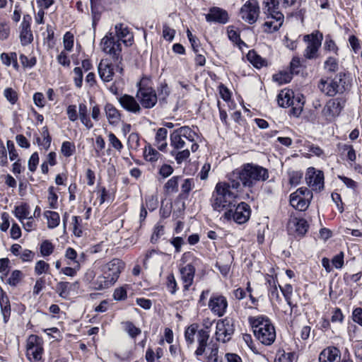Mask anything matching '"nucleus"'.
Instances as JSON below:
<instances>
[{"mask_svg": "<svg viewBox=\"0 0 362 362\" xmlns=\"http://www.w3.org/2000/svg\"><path fill=\"white\" fill-rule=\"evenodd\" d=\"M229 182L216 184L211 199L213 209L218 212L227 211L237 204V198L240 184L239 181L229 177Z\"/></svg>", "mask_w": 362, "mask_h": 362, "instance_id": "obj_1", "label": "nucleus"}, {"mask_svg": "<svg viewBox=\"0 0 362 362\" xmlns=\"http://www.w3.org/2000/svg\"><path fill=\"white\" fill-rule=\"evenodd\" d=\"M230 177L241 182L244 187H252L257 182L267 180L269 178V172L267 168L260 165L246 163L233 171Z\"/></svg>", "mask_w": 362, "mask_h": 362, "instance_id": "obj_2", "label": "nucleus"}, {"mask_svg": "<svg viewBox=\"0 0 362 362\" xmlns=\"http://www.w3.org/2000/svg\"><path fill=\"white\" fill-rule=\"evenodd\" d=\"M262 9L266 15V21L264 23V29L267 33L277 31L283 25L284 16L279 10L278 0H263Z\"/></svg>", "mask_w": 362, "mask_h": 362, "instance_id": "obj_3", "label": "nucleus"}, {"mask_svg": "<svg viewBox=\"0 0 362 362\" xmlns=\"http://www.w3.org/2000/svg\"><path fill=\"white\" fill-rule=\"evenodd\" d=\"M124 263L119 259H113L102 267L103 275L95 283V288L98 290L112 286L118 279L124 269Z\"/></svg>", "mask_w": 362, "mask_h": 362, "instance_id": "obj_4", "label": "nucleus"}, {"mask_svg": "<svg viewBox=\"0 0 362 362\" xmlns=\"http://www.w3.org/2000/svg\"><path fill=\"white\" fill-rule=\"evenodd\" d=\"M198 137L197 133L189 127H182L170 134V146L175 150L190 147L191 151L195 152L199 148L196 142Z\"/></svg>", "mask_w": 362, "mask_h": 362, "instance_id": "obj_5", "label": "nucleus"}, {"mask_svg": "<svg viewBox=\"0 0 362 362\" xmlns=\"http://www.w3.org/2000/svg\"><path fill=\"white\" fill-rule=\"evenodd\" d=\"M209 334L206 330H199L197 341L199 346L195 351V355L202 362H222L218 356V346L216 344L207 346Z\"/></svg>", "mask_w": 362, "mask_h": 362, "instance_id": "obj_6", "label": "nucleus"}, {"mask_svg": "<svg viewBox=\"0 0 362 362\" xmlns=\"http://www.w3.org/2000/svg\"><path fill=\"white\" fill-rule=\"evenodd\" d=\"M254 334L264 345H271L276 339V331L269 318H250Z\"/></svg>", "mask_w": 362, "mask_h": 362, "instance_id": "obj_7", "label": "nucleus"}, {"mask_svg": "<svg viewBox=\"0 0 362 362\" xmlns=\"http://www.w3.org/2000/svg\"><path fill=\"white\" fill-rule=\"evenodd\" d=\"M344 76V74L340 73L334 78H322L318 83V88L322 93L328 96H334L337 93H343L345 90L346 84Z\"/></svg>", "mask_w": 362, "mask_h": 362, "instance_id": "obj_8", "label": "nucleus"}, {"mask_svg": "<svg viewBox=\"0 0 362 362\" xmlns=\"http://www.w3.org/2000/svg\"><path fill=\"white\" fill-rule=\"evenodd\" d=\"M43 339L35 334L29 336L26 344V357L30 362H44Z\"/></svg>", "mask_w": 362, "mask_h": 362, "instance_id": "obj_9", "label": "nucleus"}, {"mask_svg": "<svg viewBox=\"0 0 362 362\" xmlns=\"http://www.w3.org/2000/svg\"><path fill=\"white\" fill-rule=\"evenodd\" d=\"M150 80L143 78L139 82V88L136 93V97L141 105L145 108L153 107L157 102L156 91L149 86Z\"/></svg>", "mask_w": 362, "mask_h": 362, "instance_id": "obj_10", "label": "nucleus"}, {"mask_svg": "<svg viewBox=\"0 0 362 362\" xmlns=\"http://www.w3.org/2000/svg\"><path fill=\"white\" fill-rule=\"evenodd\" d=\"M322 39L323 35L319 31L313 32L303 37V40L308 44L303 52V56L305 59H313L317 57Z\"/></svg>", "mask_w": 362, "mask_h": 362, "instance_id": "obj_11", "label": "nucleus"}, {"mask_svg": "<svg viewBox=\"0 0 362 362\" xmlns=\"http://www.w3.org/2000/svg\"><path fill=\"white\" fill-rule=\"evenodd\" d=\"M250 213V206L245 202H241L236 204L235 207L225 211L224 217L226 219L233 218L236 223L242 224L248 221Z\"/></svg>", "mask_w": 362, "mask_h": 362, "instance_id": "obj_12", "label": "nucleus"}, {"mask_svg": "<svg viewBox=\"0 0 362 362\" xmlns=\"http://www.w3.org/2000/svg\"><path fill=\"white\" fill-rule=\"evenodd\" d=\"M234 325L230 318H222L216 322V338L223 343L228 341L234 333Z\"/></svg>", "mask_w": 362, "mask_h": 362, "instance_id": "obj_13", "label": "nucleus"}, {"mask_svg": "<svg viewBox=\"0 0 362 362\" xmlns=\"http://www.w3.org/2000/svg\"><path fill=\"white\" fill-rule=\"evenodd\" d=\"M115 71L122 74L123 68L119 66V63L113 65L107 59H102L98 66L99 76L105 83L110 82L113 79Z\"/></svg>", "mask_w": 362, "mask_h": 362, "instance_id": "obj_14", "label": "nucleus"}, {"mask_svg": "<svg viewBox=\"0 0 362 362\" xmlns=\"http://www.w3.org/2000/svg\"><path fill=\"white\" fill-rule=\"evenodd\" d=\"M243 20L249 24L255 23L259 14V6L257 0H248L241 7L240 11Z\"/></svg>", "mask_w": 362, "mask_h": 362, "instance_id": "obj_15", "label": "nucleus"}, {"mask_svg": "<svg viewBox=\"0 0 362 362\" xmlns=\"http://www.w3.org/2000/svg\"><path fill=\"white\" fill-rule=\"evenodd\" d=\"M100 46L104 52L112 56L117 61L119 59L122 51L121 44L119 40H115L112 33H109L102 39Z\"/></svg>", "mask_w": 362, "mask_h": 362, "instance_id": "obj_16", "label": "nucleus"}, {"mask_svg": "<svg viewBox=\"0 0 362 362\" xmlns=\"http://www.w3.org/2000/svg\"><path fill=\"white\" fill-rule=\"evenodd\" d=\"M306 182L313 191H320L324 188V174L321 170L309 168L305 175Z\"/></svg>", "mask_w": 362, "mask_h": 362, "instance_id": "obj_17", "label": "nucleus"}, {"mask_svg": "<svg viewBox=\"0 0 362 362\" xmlns=\"http://www.w3.org/2000/svg\"><path fill=\"white\" fill-rule=\"evenodd\" d=\"M344 105V101L341 98L329 100L324 107L322 112L327 119H332L339 115Z\"/></svg>", "mask_w": 362, "mask_h": 362, "instance_id": "obj_18", "label": "nucleus"}, {"mask_svg": "<svg viewBox=\"0 0 362 362\" xmlns=\"http://www.w3.org/2000/svg\"><path fill=\"white\" fill-rule=\"evenodd\" d=\"M209 307L213 314L222 317L226 311L228 302L223 296H213L209 300Z\"/></svg>", "mask_w": 362, "mask_h": 362, "instance_id": "obj_19", "label": "nucleus"}, {"mask_svg": "<svg viewBox=\"0 0 362 362\" xmlns=\"http://www.w3.org/2000/svg\"><path fill=\"white\" fill-rule=\"evenodd\" d=\"M319 362H351L349 359H341L340 351L335 347H327L319 356Z\"/></svg>", "mask_w": 362, "mask_h": 362, "instance_id": "obj_20", "label": "nucleus"}, {"mask_svg": "<svg viewBox=\"0 0 362 362\" xmlns=\"http://www.w3.org/2000/svg\"><path fill=\"white\" fill-rule=\"evenodd\" d=\"M32 18L30 15L23 16L21 24L20 40L21 45L25 46L32 42L33 40V33L30 29V22Z\"/></svg>", "mask_w": 362, "mask_h": 362, "instance_id": "obj_21", "label": "nucleus"}, {"mask_svg": "<svg viewBox=\"0 0 362 362\" xmlns=\"http://www.w3.org/2000/svg\"><path fill=\"white\" fill-rule=\"evenodd\" d=\"M208 22H216L221 24H226L229 19L228 12L218 7H213L205 16Z\"/></svg>", "mask_w": 362, "mask_h": 362, "instance_id": "obj_22", "label": "nucleus"}, {"mask_svg": "<svg viewBox=\"0 0 362 362\" xmlns=\"http://www.w3.org/2000/svg\"><path fill=\"white\" fill-rule=\"evenodd\" d=\"M120 105L127 111L139 114L141 107L136 100L132 95L124 94L118 98Z\"/></svg>", "mask_w": 362, "mask_h": 362, "instance_id": "obj_23", "label": "nucleus"}, {"mask_svg": "<svg viewBox=\"0 0 362 362\" xmlns=\"http://www.w3.org/2000/svg\"><path fill=\"white\" fill-rule=\"evenodd\" d=\"M115 34L117 40L122 41L126 46H129L133 42V35L128 27L122 23H117L115 25Z\"/></svg>", "mask_w": 362, "mask_h": 362, "instance_id": "obj_24", "label": "nucleus"}, {"mask_svg": "<svg viewBox=\"0 0 362 362\" xmlns=\"http://www.w3.org/2000/svg\"><path fill=\"white\" fill-rule=\"evenodd\" d=\"M180 272L183 287L185 290H188L194 281L195 268L191 263H189L180 268Z\"/></svg>", "mask_w": 362, "mask_h": 362, "instance_id": "obj_25", "label": "nucleus"}, {"mask_svg": "<svg viewBox=\"0 0 362 362\" xmlns=\"http://www.w3.org/2000/svg\"><path fill=\"white\" fill-rule=\"evenodd\" d=\"M288 228L291 230H295L298 235H303L308 229V224L303 218L292 217L288 221Z\"/></svg>", "mask_w": 362, "mask_h": 362, "instance_id": "obj_26", "label": "nucleus"}, {"mask_svg": "<svg viewBox=\"0 0 362 362\" xmlns=\"http://www.w3.org/2000/svg\"><path fill=\"white\" fill-rule=\"evenodd\" d=\"M78 288V282L69 283L61 281L57 284L56 289L60 297L67 298L71 294V291Z\"/></svg>", "mask_w": 362, "mask_h": 362, "instance_id": "obj_27", "label": "nucleus"}, {"mask_svg": "<svg viewBox=\"0 0 362 362\" xmlns=\"http://www.w3.org/2000/svg\"><path fill=\"white\" fill-rule=\"evenodd\" d=\"M105 112L106 117L110 124H117L120 119L121 115L119 110L112 104L107 103L105 106Z\"/></svg>", "mask_w": 362, "mask_h": 362, "instance_id": "obj_28", "label": "nucleus"}, {"mask_svg": "<svg viewBox=\"0 0 362 362\" xmlns=\"http://www.w3.org/2000/svg\"><path fill=\"white\" fill-rule=\"evenodd\" d=\"M293 92L291 90H283L278 95L277 102L279 106L286 107L293 105Z\"/></svg>", "mask_w": 362, "mask_h": 362, "instance_id": "obj_29", "label": "nucleus"}, {"mask_svg": "<svg viewBox=\"0 0 362 362\" xmlns=\"http://www.w3.org/2000/svg\"><path fill=\"white\" fill-rule=\"evenodd\" d=\"M82 124L88 129H90L93 127V124L88 117V110L86 105L80 103L78 105V115Z\"/></svg>", "mask_w": 362, "mask_h": 362, "instance_id": "obj_30", "label": "nucleus"}, {"mask_svg": "<svg viewBox=\"0 0 362 362\" xmlns=\"http://www.w3.org/2000/svg\"><path fill=\"white\" fill-rule=\"evenodd\" d=\"M0 59L4 65L7 66L12 65L16 70H18L19 65L18 64L17 54L16 52H4L0 55Z\"/></svg>", "mask_w": 362, "mask_h": 362, "instance_id": "obj_31", "label": "nucleus"}, {"mask_svg": "<svg viewBox=\"0 0 362 362\" xmlns=\"http://www.w3.org/2000/svg\"><path fill=\"white\" fill-rule=\"evenodd\" d=\"M247 60L256 68L260 69L267 66V61L258 55L254 50H250L247 54Z\"/></svg>", "mask_w": 362, "mask_h": 362, "instance_id": "obj_32", "label": "nucleus"}, {"mask_svg": "<svg viewBox=\"0 0 362 362\" xmlns=\"http://www.w3.org/2000/svg\"><path fill=\"white\" fill-rule=\"evenodd\" d=\"M44 217L47 219V227L50 229L55 228L60 223V217L57 212L46 211L44 212Z\"/></svg>", "mask_w": 362, "mask_h": 362, "instance_id": "obj_33", "label": "nucleus"}, {"mask_svg": "<svg viewBox=\"0 0 362 362\" xmlns=\"http://www.w3.org/2000/svg\"><path fill=\"white\" fill-rule=\"evenodd\" d=\"M30 207L27 204H23L15 207L14 214L20 222H23L26 218L30 216Z\"/></svg>", "mask_w": 362, "mask_h": 362, "instance_id": "obj_34", "label": "nucleus"}, {"mask_svg": "<svg viewBox=\"0 0 362 362\" xmlns=\"http://www.w3.org/2000/svg\"><path fill=\"white\" fill-rule=\"evenodd\" d=\"M129 284H124L114 290L112 298L116 301H123L127 298V291L130 289Z\"/></svg>", "mask_w": 362, "mask_h": 362, "instance_id": "obj_35", "label": "nucleus"}, {"mask_svg": "<svg viewBox=\"0 0 362 362\" xmlns=\"http://www.w3.org/2000/svg\"><path fill=\"white\" fill-rule=\"evenodd\" d=\"M198 330V325L192 324L189 325L185 332V339L188 346L192 345L194 342V337Z\"/></svg>", "mask_w": 362, "mask_h": 362, "instance_id": "obj_36", "label": "nucleus"}, {"mask_svg": "<svg viewBox=\"0 0 362 362\" xmlns=\"http://www.w3.org/2000/svg\"><path fill=\"white\" fill-rule=\"evenodd\" d=\"M124 331L132 338H135L141 332V329L136 327L133 323L129 321L124 322L122 323Z\"/></svg>", "mask_w": 362, "mask_h": 362, "instance_id": "obj_37", "label": "nucleus"}, {"mask_svg": "<svg viewBox=\"0 0 362 362\" xmlns=\"http://www.w3.org/2000/svg\"><path fill=\"white\" fill-rule=\"evenodd\" d=\"M182 151H177V150L173 149L170 151V154L175 156V160L177 163H181L185 161L190 155L189 147L184 148Z\"/></svg>", "mask_w": 362, "mask_h": 362, "instance_id": "obj_38", "label": "nucleus"}, {"mask_svg": "<svg viewBox=\"0 0 362 362\" xmlns=\"http://www.w3.org/2000/svg\"><path fill=\"white\" fill-rule=\"evenodd\" d=\"M144 156L146 160L151 163L156 162L158 158L157 151L150 145L145 147Z\"/></svg>", "mask_w": 362, "mask_h": 362, "instance_id": "obj_39", "label": "nucleus"}, {"mask_svg": "<svg viewBox=\"0 0 362 362\" xmlns=\"http://www.w3.org/2000/svg\"><path fill=\"white\" fill-rule=\"evenodd\" d=\"M180 177L174 176L171 177L164 185V190L166 193H173L177 192L178 189V180Z\"/></svg>", "mask_w": 362, "mask_h": 362, "instance_id": "obj_40", "label": "nucleus"}, {"mask_svg": "<svg viewBox=\"0 0 362 362\" xmlns=\"http://www.w3.org/2000/svg\"><path fill=\"white\" fill-rule=\"evenodd\" d=\"M54 250V246L49 240H45L40 244V251L43 257L49 256L53 253Z\"/></svg>", "mask_w": 362, "mask_h": 362, "instance_id": "obj_41", "label": "nucleus"}, {"mask_svg": "<svg viewBox=\"0 0 362 362\" xmlns=\"http://www.w3.org/2000/svg\"><path fill=\"white\" fill-rule=\"evenodd\" d=\"M74 37L70 32H66L63 37L64 51L71 52L74 47Z\"/></svg>", "mask_w": 362, "mask_h": 362, "instance_id": "obj_42", "label": "nucleus"}, {"mask_svg": "<svg viewBox=\"0 0 362 362\" xmlns=\"http://www.w3.org/2000/svg\"><path fill=\"white\" fill-rule=\"evenodd\" d=\"M4 96L11 105H14L18 99L17 92L12 88H6L4 89Z\"/></svg>", "mask_w": 362, "mask_h": 362, "instance_id": "obj_43", "label": "nucleus"}, {"mask_svg": "<svg viewBox=\"0 0 362 362\" xmlns=\"http://www.w3.org/2000/svg\"><path fill=\"white\" fill-rule=\"evenodd\" d=\"M243 342L245 344L246 347L251 350L253 353L257 354L258 350L255 346V344L252 339V337L249 334H243L242 335Z\"/></svg>", "mask_w": 362, "mask_h": 362, "instance_id": "obj_44", "label": "nucleus"}, {"mask_svg": "<svg viewBox=\"0 0 362 362\" xmlns=\"http://www.w3.org/2000/svg\"><path fill=\"white\" fill-rule=\"evenodd\" d=\"M69 267H64L62 269V272L68 276H74L80 269L79 262H74V264H69Z\"/></svg>", "mask_w": 362, "mask_h": 362, "instance_id": "obj_45", "label": "nucleus"}, {"mask_svg": "<svg viewBox=\"0 0 362 362\" xmlns=\"http://www.w3.org/2000/svg\"><path fill=\"white\" fill-rule=\"evenodd\" d=\"M75 151V146L69 141H64L62 145L61 152L65 157H70Z\"/></svg>", "mask_w": 362, "mask_h": 362, "instance_id": "obj_46", "label": "nucleus"}, {"mask_svg": "<svg viewBox=\"0 0 362 362\" xmlns=\"http://www.w3.org/2000/svg\"><path fill=\"white\" fill-rule=\"evenodd\" d=\"M42 135L43 137L42 141H40V139H37V141L42 147H43L45 150H47L50 146L51 137L47 128H43Z\"/></svg>", "mask_w": 362, "mask_h": 362, "instance_id": "obj_47", "label": "nucleus"}, {"mask_svg": "<svg viewBox=\"0 0 362 362\" xmlns=\"http://www.w3.org/2000/svg\"><path fill=\"white\" fill-rule=\"evenodd\" d=\"M108 141L110 144L114 148L116 151L120 152L123 148V144L120 141V140L112 132L108 134Z\"/></svg>", "mask_w": 362, "mask_h": 362, "instance_id": "obj_48", "label": "nucleus"}, {"mask_svg": "<svg viewBox=\"0 0 362 362\" xmlns=\"http://www.w3.org/2000/svg\"><path fill=\"white\" fill-rule=\"evenodd\" d=\"M74 81L77 88H81L83 83V74L81 67H75L74 69Z\"/></svg>", "mask_w": 362, "mask_h": 362, "instance_id": "obj_49", "label": "nucleus"}, {"mask_svg": "<svg viewBox=\"0 0 362 362\" xmlns=\"http://www.w3.org/2000/svg\"><path fill=\"white\" fill-rule=\"evenodd\" d=\"M23 274L19 270H14L8 277L7 282L9 285L15 286L21 280Z\"/></svg>", "mask_w": 362, "mask_h": 362, "instance_id": "obj_50", "label": "nucleus"}, {"mask_svg": "<svg viewBox=\"0 0 362 362\" xmlns=\"http://www.w3.org/2000/svg\"><path fill=\"white\" fill-rule=\"evenodd\" d=\"M291 72H280L273 76L274 81L279 82L280 84L286 83L291 81L292 76Z\"/></svg>", "mask_w": 362, "mask_h": 362, "instance_id": "obj_51", "label": "nucleus"}, {"mask_svg": "<svg viewBox=\"0 0 362 362\" xmlns=\"http://www.w3.org/2000/svg\"><path fill=\"white\" fill-rule=\"evenodd\" d=\"M81 222V218L80 217L76 216L72 217L73 233L77 237H80L82 235Z\"/></svg>", "mask_w": 362, "mask_h": 362, "instance_id": "obj_52", "label": "nucleus"}, {"mask_svg": "<svg viewBox=\"0 0 362 362\" xmlns=\"http://www.w3.org/2000/svg\"><path fill=\"white\" fill-rule=\"evenodd\" d=\"M324 48L325 50L332 52L334 54H337L338 47L334 41L329 35L326 36V39L324 43Z\"/></svg>", "mask_w": 362, "mask_h": 362, "instance_id": "obj_53", "label": "nucleus"}, {"mask_svg": "<svg viewBox=\"0 0 362 362\" xmlns=\"http://www.w3.org/2000/svg\"><path fill=\"white\" fill-rule=\"evenodd\" d=\"M49 269V264L43 260H39L36 262L35 272L37 275L47 273Z\"/></svg>", "mask_w": 362, "mask_h": 362, "instance_id": "obj_54", "label": "nucleus"}, {"mask_svg": "<svg viewBox=\"0 0 362 362\" xmlns=\"http://www.w3.org/2000/svg\"><path fill=\"white\" fill-rule=\"evenodd\" d=\"M25 219H26V221H25V220H23V222H21V224L23 225V228L27 232H31V231L35 230L36 227H37V224L33 219V216H30L28 218H26Z\"/></svg>", "mask_w": 362, "mask_h": 362, "instance_id": "obj_55", "label": "nucleus"}, {"mask_svg": "<svg viewBox=\"0 0 362 362\" xmlns=\"http://www.w3.org/2000/svg\"><path fill=\"white\" fill-rule=\"evenodd\" d=\"M227 33H228V38L231 41H233V42H235L237 44L241 43V44L245 45V43L240 40V35L235 30L233 29V27H232V26L228 27Z\"/></svg>", "mask_w": 362, "mask_h": 362, "instance_id": "obj_56", "label": "nucleus"}, {"mask_svg": "<svg viewBox=\"0 0 362 362\" xmlns=\"http://www.w3.org/2000/svg\"><path fill=\"white\" fill-rule=\"evenodd\" d=\"M324 67L329 71L335 72L338 69V63L335 58L329 57L325 62Z\"/></svg>", "mask_w": 362, "mask_h": 362, "instance_id": "obj_57", "label": "nucleus"}, {"mask_svg": "<svg viewBox=\"0 0 362 362\" xmlns=\"http://www.w3.org/2000/svg\"><path fill=\"white\" fill-rule=\"evenodd\" d=\"M296 361V356L293 352L284 353L281 354L275 362H294Z\"/></svg>", "mask_w": 362, "mask_h": 362, "instance_id": "obj_58", "label": "nucleus"}, {"mask_svg": "<svg viewBox=\"0 0 362 362\" xmlns=\"http://www.w3.org/2000/svg\"><path fill=\"white\" fill-rule=\"evenodd\" d=\"M65 257L68 260L67 264H74V262H78L77 259V252L71 247L66 249L65 252Z\"/></svg>", "mask_w": 362, "mask_h": 362, "instance_id": "obj_59", "label": "nucleus"}, {"mask_svg": "<svg viewBox=\"0 0 362 362\" xmlns=\"http://www.w3.org/2000/svg\"><path fill=\"white\" fill-rule=\"evenodd\" d=\"M301 64L299 57H294L290 62V72L291 74H298L300 72Z\"/></svg>", "mask_w": 362, "mask_h": 362, "instance_id": "obj_60", "label": "nucleus"}, {"mask_svg": "<svg viewBox=\"0 0 362 362\" xmlns=\"http://www.w3.org/2000/svg\"><path fill=\"white\" fill-rule=\"evenodd\" d=\"M57 60L59 64L65 67H69L71 64V61L66 52V51H62L57 57Z\"/></svg>", "mask_w": 362, "mask_h": 362, "instance_id": "obj_61", "label": "nucleus"}, {"mask_svg": "<svg viewBox=\"0 0 362 362\" xmlns=\"http://www.w3.org/2000/svg\"><path fill=\"white\" fill-rule=\"evenodd\" d=\"M39 163V156L37 152L33 153L28 160V169L31 172H35Z\"/></svg>", "mask_w": 362, "mask_h": 362, "instance_id": "obj_62", "label": "nucleus"}, {"mask_svg": "<svg viewBox=\"0 0 362 362\" xmlns=\"http://www.w3.org/2000/svg\"><path fill=\"white\" fill-rule=\"evenodd\" d=\"M10 34V27L5 22L0 23V40H6Z\"/></svg>", "mask_w": 362, "mask_h": 362, "instance_id": "obj_63", "label": "nucleus"}, {"mask_svg": "<svg viewBox=\"0 0 362 362\" xmlns=\"http://www.w3.org/2000/svg\"><path fill=\"white\" fill-rule=\"evenodd\" d=\"M66 114L68 118L71 122H75L78 119V112L76 110V106L74 105H70L67 107Z\"/></svg>", "mask_w": 362, "mask_h": 362, "instance_id": "obj_64", "label": "nucleus"}]
</instances>
